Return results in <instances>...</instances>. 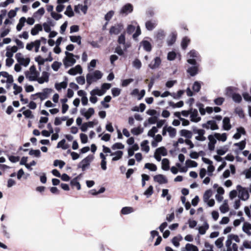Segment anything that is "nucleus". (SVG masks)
Masks as SVG:
<instances>
[{
    "instance_id": "nucleus-3",
    "label": "nucleus",
    "mask_w": 251,
    "mask_h": 251,
    "mask_svg": "<svg viewBox=\"0 0 251 251\" xmlns=\"http://www.w3.org/2000/svg\"><path fill=\"white\" fill-rule=\"evenodd\" d=\"M236 188L239 192L238 197L239 199L244 201H247L250 196L248 190L240 185H238Z\"/></svg>"
},
{
    "instance_id": "nucleus-20",
    "label": "nucleus",
    "mask_w": 251,
    "mask_h": 251,
    "mask_svg": "<svg viewBox=\"0 0 251 251\" xmlns=\"http://www.w3.org/2000/svg\"><path fill=\"white\" fill-rule=\"evenodd\" d=\"M165 37V34L162 29H159L157 31L155 36V38L157 41H159L162 42V40Z\"/></svg>"
},
{
    "instance_id": "nucleus-43",
    "label": "nucleus",
    "mask_w": 251,
    "mask_h": 251,
    "mask_svg": "<svg viewBox=\"0 0 251 251\" xmlns=\"http://www.w3.org/2000/svg\"><path fill=\"white\" fill-rule=\"evenodd\" d=\"M31 75H33L36 78H38L39 76V73L36 70V68L35 65H32L29 68Z\"/></svg>"
},
{
    "instance_id": "nucleus-36",
    "label": "nucleus",
    "mask_w": 251,
    "mask_h": 251,
    "mask_svg": "<svg viewBox=\"0 0 251 251\" xmlns=\"http://www.w3.org/2000/svg\"><path fill=\"white\" fill-rule=\"evenodd\" d=\"M144 168L149 169L151 171L154 172L157 170V166L153 163H147L145 164Z\"/></svg>"
},
{
    "instance_id": "nucleus-58",
    "label": "nucleus",
    "mask_w": 251,
    "mask_h": 251,
    "mask_svg": "<svg viewBox=\"0 0 251 251\" xmlns=\"http://www.w3.org/2000/svg\"><path fill=\"white\" fill-rule=\"evenodd\" d=\"M176 57V54L175 51H171L168 53L167 59L170 61L174 60Z\"/></svg>"
},
{
    "instance_id": "nucleus-22",
    "label": "nucleus",
    "mask_w": 251,
    "mask_h": 251,
    "mask_svg": "<svg viewBox=\"0 0 251 251\" xmlns=\"http://www.w3.org/2000/svg\"><path fill=\"white\" fill-rule=\"evenodd\" d=\"M242 230L248 235H251V232L250 231V230H251V224L248 222L244 223L242 227Z\"/></svg>"
},
{
    "instance_id": "nucleus-44",
    "label": "nucleus",
    "mask_w": 251,
    "mask_h": 251,
    "mask_svg": "<svg viewBox=\"0 0 251 251\" xmlns=\"http://www.w3.org/2000/svg\"><path fill=\"white\" fill-rule=\"evenodd\" d=\"M65 15L68 16L69 17H72L74 16V12L72 9L71 5H69L66 8V11L64 12Z\"/></svg>"
},
{
    "instance_id": "nucleus-39",
    "label": "nucleus",
    "mask_w": 251,
    "mask_h": 251,
    "mask_svg": "<svg viewBox=\"0 0 251 251\" xmlns=\"http://www.w3.org/2000/svg\"><path fill=\"white\" fill-rule=\"evenodd\" d=\"M185 165L188 168H195L197 167L198 163L195 161L192 160L191 159H187L185 162Z\"/></svg>"
},
{
    "instance_id": "nucleus-15",
    "label": "nucleus",
    "mask_w": 251,
    "mask_h": 251,
    "mask_svg": "<svg viewBox=\"0 0 251 251\" xmlns=\"http://www.w3.org/2000/svg\"><path fill=\"white\" fill-rule=\"evenodd\" d=\"M230 119L228 117H225L223 120V129L226 131L229 130L232 126L230 122Z\"/></svg>"
},
{
    "instance_id": "nucleus-57",
    "label": "nucleus",
    "mask_w": 251,
    "mask_h": 251,
    "mask_svg": "<svg viewBox=\"0 0 251 251\" xmlns=\"http://www.w3.org/2000/svg\"><path fill=\"white\" fill-rule=\"evenodd\" d=\"M220 210L222 213H225L228 211L229 207L226 203V201L225 202L220 206Z\"/></svg>"
},
{
    "instance_id": "nucleus-38",
    "label": "nucleus",
    "mask_w": 251,
    "mask_h": 251,
    "mask_svg": "<svg viewBox=\"0 0 251 251\" xmlns=\"http://www.w3.org/2000/svg\"><path fill=\"white\" fill-rule=\"evenodd\" d=\"M143 128L140 127H134L131 130V132L134 135H138L143 132Z\"/></svg>"
},
{
    "instance_id": "nucleus-9",
    "label": "nucleus",
    "mask_w": 251,
    "mask_h": 251,
    "mask_svg": "<svg viewBox=\"0 0 251 251\" xmlns=\"http://www.w3.org/2000/svg\"><path fill=\"white\" fill-rule=\"evenodd\" d=\"M52 91V89L51 88H44L42 92L37 93L35 95L38 96L41 100H43L48 98L49 94Z\"/></svg>"
},
{
    "instance_id": "nucleus-40",
    "label": "nucleus",
    "mask_w": 251,
    "mask_h": 251,
    "mask_svg": "<svg viewBox=\"0 0 251 251\" xmlns=\"http://www.w3.org/2000/svg\"><path fill=\"white\" fill-rule=\"evenodd\" d=\"M169 104L170 106H172L173 108H180L182 107L184 105V102L182 100H180L176 103H175L174 102L172 101H170L169 102Z\"/></svg>"
},
{
    "instance_id": "nucleus-41",
    "label": "nucleus",
    "mask_w": 251,
    "mask_h": 251,
    "mask_svg": "<svg viewBox=\"0 0 251 251\" xmlns=\"http://www.w3.org/2000/svg\"><path fill=\"white\" fill-rule=\"evenodd\" d=\"M201 89V84L200 81H196L193 83L192 86L193 90L195 92H199Z\"/></svg>"
},
{
    "instance_id": "nucleus-63",
    "label": "nucleus",
    "mask_w": 251,
    "mask_h": 251,
    "mask_svg": "<svg viewBox=\"0 0 251 251\" xmlns=\"http://www.w3.org/2000/svg\"><path fill=\"white\" fill-rule=\"evenodd\" d=\"M61 65L62 64L61 62L55 61L52 64L51 68L53 71H57Z\"/></svg>"
},
{
    "instance_id": "nucleus-2",
    "label": "nucleus",
    "mask_w": 251,
    "mask_h": 251,
    "mask_svg": "<svg viewBox=\"0 0 251 251\" xmlns=\"http://www.w3.org/2000/svg\"><path fill=\"white\" fill-rule=\"evenodd\" d=\"M94 159V156L93 154L88 155L78 163L77 168H81L82 171H85Z\"/></svg>"
},
{
    "instance_id": "nucleus-13",
    "label": "nucleus",
    "mask_w": 251,
    "mask_h": 251,
    "mask_svg": "<svg viewBox=\"0 0 251 251\" xmlns=\"http://www.w3.org/2000/svg\"><path fill=\"white\" fill-rule=\"evenodd\" d=\"M63 62L65 68H67L69 67L74 65L76 62V60L73 57L69 58L67 56H65L63 60Z\"/></svg>"
},
{
    "instance_id": "nucleus-53",
    "label": "nucleus",
    "mask_w": 251,
    "mask_h": 251,
    "mask_svg": "<svg viewBox=\"0 0 251 251\" xmlns=\"http://www.w3.org/2000/svg\"><path fill=\"white\" fill-rule=\"evenodd\" d=\"M35 61L38 63L39 66L43 65L45 62H47L45 58H43L40 55H38L35 58Z\"/></svg>"
},
{
    "instance_id": "nucleus-19",
    "label": "nucleus",
    "mask_w": 251,
    "mask_h": 251,
    "mask_svg": "<svg viewBox=\"0 0 251 251\" xmlns=\"http://www.w3.org/2000/svg\"><path fill=\"white\" fill-rule=\"evenodd\" d=\"M43 30V27L40 24H36L31 30V34L33 36L37 35L38 32Z\"/></svg>"
},
{
    "instance_id": "nucleus-8",
    "label": "nucleus",
    "mask_w": 251,
    "mask_h": 251,
    "mask_svg": "<svg viewBox=\"0 0 251 251\" xmlns=\"http://www.w3.org/2000/svg\"><path fill=\"white\" fill-rule=\"evenodd\" d=\"M209 141L208 143V148L210 151H213L215 149V144L217 143V139L214 134H210L207 137Z\"/></svg>"
},
{
    "instance_id": "nucleus-31",
    "label": "nucleus",
    "mask_w": 251,
    "mask_h": 251,
    "mask_svg": "<svg viewBox=\"0 0 251 251\" xmlns=\"http://www.w3.org/2000/svg\"><path fill=\"white\" fill-rule=\"evenodd\" d=\"M190 41V39L187 37H183L181 43V47L182 49L184 50H186Z\"/></svg>"
},
{
    "instance_id": "nucleus-16",
    "label": "nucleus",
    "mask_w": 251,
    "mask_h": 251,
    "mask_svg": "<svg viewBox=\"0 0 251 251\" xmlns=\"http://www.w3.org/2000/svg\"><path fill=\"white\" fill-rule=\"evenodd\" d=\"M236 130L237 132L235 133L233 136V138L236 140L239 139L241 136V135H244L246 134L245 128L242 126L237 128Z\"/></svg>"
},
{
    "instance_id": "nucleus-59",
    "label": "nucleus",
    "mask_w": 251,
    "mask_h": 251,
    "mask_svg": "<svg viewBox=\"0 0 251 251\" xmlns=\"http://www.w3.org/2000/svg\"><path fill=\"white\" fill-rule=\"evenodd\" d=\"M224 240V237H222L219 238L218 239H217L216 240L215 244L218 248L220 249L222 247H223V242Z\"/></svg>"
},
{
    "instance_id": "nucleus-26",
    "label": "nucleus",
    "mask_w": 251,
    "mask_h": 251,
    "mask_svg": "<svg viewBox=\"0 0 251 251\" xmlns=\"http://www.w3.org/2000/svg\"><path fill=\"white\" fill-rule=\"evenodd\" d=\"M180 135L187 139H190L192 136V132L187 129H182L180 131Z\"/></svg>"
},
{
    "instance_id": "nucleus-27",
    "label": "nucleus",
    "mask_w": 251,
    "mask_h": 251,
    "mask_svg": "<svg viewBox=\"0 0 251 251\" xmlns=\"http://www.w3.org/2000/svg\"><path fill=\"white\" fill-rule=\"evenodd\" d=\"M149 141L147 140H144L141 143V150L142 151L148 153L150 151V147L148 145Z\"/></svg>"
},
{
    "instance_id": "nucleus-34",
    "label": "nucleus",
    "mask_w": 251,
    "mask_h": 251,
    "mask_svg": "<svg viewBox=\"0 0 251 251\" xmlns=\"http://www.w3.org/2000/svg\"><path fill=\"white\" fill-rule=\"evenodd\" d=\"M70 39L71 42L73 43H76L78 45L81 44V37L80 36H70Z\"/></svg>"
},
{
    "instance_id": "nucleus-12",
    "label": "nucleus",
    "mask_w": 251,
    "mask_h": 251,
    "mask_svg": "<svg viewBox=\"0 0 251 251\" xmlns=\"http://www.w3.org/2000/svg\"><path fill=\"white\" fill-rule=\"evenodd\" d=\"M161 63V60L160 57L156 56L154 58L153 61H152L149 65V67L152 70L156 69L158 68Z\"/></svg>"
},
{
    "instance_id": "nucleus-62",
    "label": "nucleus",
    "mask_w": 251,
    "mask_h": 251,
    "mask_svg": "<svg viewBox=\"0 0 251 251\" xmlns=\"http://www.w3.org/2000/svg\"><path fill=\"white\" fill-rule=\"evenodd\" d=\"M118 43L120 45H125L126 43V37L124 33L121 34L117 40Z\"/></svg>"
},
{
    "instance_id": "nucleus-64",
    "label": "nucleus",
    "mask_w": 251,
    "mask_h": 251,
    "mask_svg": "<svg viewBox=\"0 0 251 251\" xmlns=\"http://www.w3.org/2000/svg\"><path fill=\"white\" fill-rule=\"evenodd\" d=\"M96 80L100 79L102 76V73L99 70L95 71L93 73Z\"/></svg>"
},
{
    "instance_id": "nucleus-46",
    "label": "nucleus",
    "mask_w": 251,
    "mask_h": 251,
    "mask_svg": "<svg viewBox=\"0 0 251 251\" xmlns=\"http://www.w3.org/2000/svg\"><path fill=\"white\" fill-rule=\"evenodd\" d=\"M65 165V162L61 160L56 159L53 161V166L55 167L59 166L60 169H62Z\"/></svg>"
},
{
    "instance_id": "nucleus-5",
    "label": "nucleus",
    "mask_w": 251,
    "mask_h": 251,
    "mask_svg": "<svg viewBox=\"0 0 251 251\" xmlns=\"http://www.w3.org/2000/svg\"><path fill=\"white\" fill-rule=\"evenodd\" d=\"M202 127L206 129H210L212 130H217L219 129V126L217 124L215 120H209L206 123L202 124Z\"/></svg>"
},
{
    "instance_id": "nucleus-7",
    "label": "nucleus",
    "mask_w": 251,
    "mask_h": 251,
    "mask_svg": "<svg viewBox=\"0 0 251 251\" xmlns=\"http://www.w3.org/2000/svg\"><path fill=\"white\" fill-rule=\"evenodd\" d=\"M133 10V5L129 3H126L121 8L120 10V14L125 15V16L131 13Z\"/></svg>"
},
{
    "instance_id": "nucleus-10",
    "label": "nucleus",
    "mask_w": 251,
    "mask_h": 251,
    "mask_svg": "<svg viewBox=\"0 0 251 251\" xmlns=\"http://www.w3.org/2000/svg\"><path fill=\"white\" fill-rule=\"evenodd\" d=\"M190 112H191L190 114V119L191 122L198 123L201 120V118L200 117H198V112L196 109H193L192 108H191L190 109Z\"/></svg>"
},
{
    "instance_id": "nucleus-6",
    "label": "nucleus",
    "mask_w": 251,
    "mask_h": 251,
    "mask_svg": "<svg viewBox=\"0 0 251 251\" xmlns=\"http://www.w3.org/2000/svg\"><path fill=\"white\" fill-rule=\"evenodd\" d=\"M123 27V25L122 23H119L114 26H112L109 29V33L111 35H118L122 31Z\"/></svg>"
},
{
    "instance_id": "nucleus-50",
    "label": "nucleus",
    "mask_w": 251,
    "mask_h": 251,
    "mask_svg": "<svg viewBox=\"0 0 251 251\" xmlns=\"http://www.w3.org/2000/svg\"><path fill=\"white\" fill-rule=\"evenodd\" d=\"M246 140H244L239 143H234V146L239 147V150L240 151L243 150L246 147Z\"/></svg>"
},
{
    "instance_id": "nucleus-24",
    "label": "nucleus",
    "mask_w": 251,
    "mask_h": 251,
    "mask_svg": "<svg viewBox=\"0 0 251 251\" xmlns=\"http://www.w3.org/2000/svg\"><path fill=\"white\" fill-rule=\"evenodd\" d=\"M161 168L164 171H168L170 169V161L167 158H163L162 160Z\"/></svg>"
},
{
    "instance_id": "nucleus-42",
    "label": "nucleus",
    "mask_w": 251,
    "mask_h": 251,
    "mask_svg": "<svg viewBox=\"0 0 251 251\" xmlns=\"http://www.w3.org/2000/svg\"><path fill=\"white\" fill-rule=\"evenodd\" d=\"M28 154L30 155L34 156L35 157L38 158V157H40L41 153L40 151L38 149H37V150L31 149V150H30V151L28 152Z\"/></svg>"
},
{
    "instance_id": "nucleus-35",
    "label": "nucleus",
    "mask_w": 251,
    "mask_h": 251,
    "mask_svg": "<svg viewBox=\"0 0 251 251\" xmlns=\"http://www.w3.org/2000/svg\"><path fill=\"white\" fill-rule=\"evenodd\" d=\"M228 150V147L226 146H225L221 148L217 149L216 151L217 153L219 156L224 155Z\"/></svg>"
},
{
    "instance_id": "nucleus-17",
    "label": "nucleus",
    "mask_w": 251,
    "mask_h": 251,
    "mask_svg": "<svg viewBox=\"0 0 251 251\" xmlns=\"http://www.w3.org/2000/svg\"><path fill=\"white\" fill-rule=\"evenodd\" d=\"M143 47L144 50L148 52H150L151 50L152 46L149 41L147 40H143L140 43Z\"/></svg>"
},
{
    "instance_id": "nucleus-60",
    "label": "nucleus",
    "mask_w": 251,
    "mask_h": 251,
    "mask_svg": "<svg viewBox=\"0 0 251 251\" xmlns=\"http://www.w3.org/2000/svg\"><path fill=\"white\" fill-rule=\"evenodd\" d=\"M19 9V8L16 7L15 9L10 10L8 13V17L9 19H12L16 16L17 11Z\"/></svg>"
},
{
    "instance_id": "nucleus-56",
    "label": "nucleus",
    "mask_w": 251,
    "mask_h": 251,
    "mask_svg": "<svg viewBox=\"0 0 251 251\" xmlns=\"http://www.w3.org/2000/svg\"><path fill=\"white\" fill-rule=\"evenodd\" d=\"M121 93V89L118 88H113L111 89V93L113 97L119 96Z\"/></svg>"
},
{
    "instance_id": "nucleus-54",
    "label": "nucleus",
    "mask_w": 251,
    "mask_h": 251,
    "mask_svg": "<svg viewBox=\"0 0 251 251\" xmlns=\"http://www.w3.org/2000/svg\"><path fill=\"white\" fill-rule=\"evenodd\" d=\"M153 192V187L152 185H150L148 189L144 192V194L147 198L150 197Z\"/></svg>"
},
{
    "instance_id": "nucleus-29",
    "label": "nucleus",
    "mask_w": 251,
    "mask_h": 251,
    "mask_svg": "<svg viewBox=\"0 0 251 251\" xmlns=\"http://www.w3.org/2000/svg\"><path fill=\"white\" fill-rule=\"evenodd\" d=\"M209 228V225L207 222H204L203 225L201 226L199 228V233L201 235H203L205 233L206 231Z\"/></svg>"
},
{
    "instance_id": "nucleus-32",
    "label": "nucleus",
    "mask_w": 251,
    "mask_h": 251,
    "mask_svg": "<svg viewBox=\"0 0 251 251\" xmlns=\"http://www.w3.org/2000/svg\"><path fill=\"white\" fill-rule=\"evenodd\" d=\"M155 152L160 155L165 156L167 155V151L164 147H161L156 149Z\"/></svg>"
},
{
    "instance_id": "nucleus-23",
    "label": "nucleus",
    "mask_w": 251,
    "mask_h": 251,
    "mask_svg": "<svg viewBox=\"0 0 251 251\" xmlns=\"http://www.w3.org/2000/svg\"><path fill=\"white\" fill-rule=\"evenodd\" d=\"M237 88L232 86H228L226 89V95L229 97H232L236 93L234 92Z\"/></svg>"
},
{
    "instance_id": "nucleus-61",
    "label": "nucleus",
    "mask_w": 251,
    "mask_h": 251,
    "mask_svg": "<svg viewBox=\"0 0 251 251\" xmlns=\"http://www.w3.org/2000/svg\"><path fill=\"white\" fill-rule=\"evenodd\" d=\"M95 91V90H93L90 92L91 96L90 97V101L93 103H95L98 101V98L95 96L96 95L94 93Z\"/></svg>"
},
{
    "instance_id": "nucleus-28",
    "label": "nucleus",
    "mask_w": 251,
    "mask_h": 251,
    "mask_svg": "<svg viewBox=\"0 0 251 251\" xmlns=\"http://www.w3.org/2000/svg\"><path fill=\"white\" fill-rule=\"evenodd\" d=\"M26 22V18L25 17H21L19 23L16 26L17 30L20 31L22 30L23 27L25 25V23Z\"/></svg>"
},
{
    "instance_id": "nucleus-49",
    "label": "nucleus",
    "mask_w": 251,
    "mask_h": 251,
    "mask_svg": "<svg viewBox=\"0 0 251 251\" xmlns=\"http://www.w3.org/2000/svg\"><path fill=\"white\" fill-rule=\"evenodd\" d=\"M158 132V129L156 126H152V128L148 131V136L154 138L155 134Z\"/></svg>"
},
{
    "instance_id": "nucleus-30",
    "label": "nucleus",
    "mask_w": 251,
    "mask_h": 251,
    "mask_svg": "<svg viewBox=\"0 0 251 251\" xmlns=\"http://www.w3.org/2000/svg\"><path fill=\"white\" fill-rule=\"evenodd\" d=\"M146 29L149 31L152 30L156 26V24L151 21H148L145 23Z\"/></svg>"
},
{
    "instance_id": "nucleus-51",
    "label": "nucleus",
    "mask_w": 251,
    "mask_h": 251,
    "mask_svg": "<svg viewBox=\"0 0 251 251\" xmlns=\"http://www.w3.org/2000/svg\"><path fill=\"white\" fill-rule=\"evenodd\" d=\"M133 212V208L131 207H124L122 208L121 212L122 214L126 215Z\"/></svg>"
},
{
    "instance_id": "nucleus-18",
    "label": "nucleus",
    "mask_w": 251,
    "mask_h": 251,
    "mask_svg": "<svg viewBox=\"0 0 251 251\" xmlns=\"http://www.w3.org/2000/svg\"><path fill=\"white\" fill-rule=\"evenodd\" d=\"M81 174L74 178L70 182V184L73 186H76L78 190H79L81 189V185L78 181V179L79 178Z\"/></svg>"
},
{
    "instance_id": "nucleus-37",
    "label": "nucleus",
    "mask_w": 251,
    "mask_h": 251,
    "mask_svg": "<svg viewBox=\"0 0 251 251\" xmlns=\"http://www.w3.org/2000/svg\"><path fill=\"white\" fill-rule=\"evenodd\" d=\"M86 77L87 83L88 85H91L93 81H96L93 74H87Z\"/></svg>"
},
{
    "instance_id": "nucleus-25",
    "label": "nucleus",
    "mask_w": 251,
    "mask_h": 251,
    "mask_svg": "<svg viewBox=\"0 0 251 251\" xmlns=\"http://www.w3.org/2000/svg\"><path fill=\"white\" fill-rule=\"evenodd\" d=\"M215 136L216 137L217 140L221 141L222 142H225L227 139V134L226 133H223L220 134L219 133H214Z\"/></svg>"
},
{
    "instance_id": "nucleus-47",
    "label": "nucleus",
    "mask_w": 251,
    "mask_h": 251,
    "mask_svg": "<svg viewBox=\"0 0 251 251\" xmlns=\"http://www.w3.org/2000/svg\"><path fill=\"white\" fill-rule=\"evenodd\" d=\"M167 131L170 137L173 138L176 136V128L170 126L168 127Z\"/></svg>"
},
{
    "instance_id": "nucleus-33",
    "label": "nucleus",
    "mask_w": 251,
    "mask_h": 251,
    "mask_svg": "<svg viewBox=\"0 0 251 251\" xmlns=\"http://www.w3.org/2000/svg\"><path fill=\"white\" fill-rule=\"evenodd\" d=\"M176 39V34L174 32L172 33L170 38L167 40L168 45L169 46L173 45L175 43Z\"/></svg>"
},
{
    "instance_id": "nucleus-52",
    "label": "nucleus",
    "mask_w": 251,
    "mask_h": 251,
    "mask_svg": "<svg viewBox=\"0 0 251 251\" xmlns=\"http://www.w3.org/2000/svg\"><path fill=\"white\" fill-rule=\"evenodd\" d=\"M196 106L199 109L201 115H204L205 114L206 109L204 108V105L201 102H197Z\"/></svg>"
},
{
    "instance_id": "nucleus-11",
    "label": "nucleus",
    "mask_w": 251,
    "mask_h": 251,
    "mask_svg": "<svg viewBox=\"0 0 251 251\" xmlns=\"http://www.w3.org/2000/svg\"><path fill=\"white\" fill-rule=\"evenodd\" d=\"M50 74L46 71H43L42 73V76L41 77L37 78L36 81L39 84H43L45 82H48L49 80Z\"/></svg>"
},
{
    "instance_id": "nucleus-1",
    "label": "nucleus",
    "mask_w": 251,
    "mask_h": 251,
    "mask_svg": "<svg viewBox=\"0 0 251 251\" xmlns=\"http://www.w3.org/2000/svg\"><path fill=\"white\" fill-rule=\"evenodd\" d=\"M187 56L189 58L187 62L192 66L187 69V73L191 76H194L199 73V63L201 61V56L198 51L194 49L188 52Z\"/></svg>"
},
{
    "instance_id": "nucleus-45",
    "label": "nucleus",
    "mask_w": 251,
    "mask_h": 251,
    "mask_svg": "<svg viewBox=\"0 0 251 251\" xmlns=\"http://www.w3.org/2000/svg\"><path fill=\"white\" fill-rule=\"evenodd\" d=\"M132 66L136 69L139 70L142 67V63L139 59L136 58L132 62Z\"/></svg>"
},
{
    "instance_id": "nucleus-21",
    "label": "nucleus",
    "mask_w": 251,
    "mask_h": 251,
    "mask_svg": "<svg viewBox=\"0 0 251 251\" xmlns=\"http://www.w3.org/2000/svg\"><path fill=\"white\" fill-rule=\"evenodd\" d=\"M110 155L112 156L114 155H116L112 159L113 161H116L120 159L122 157L123 155V151H117L114 152H112Z\"/></svg>"
},
{
    "instance_id": "nucleus-4",
    "label": "nucleus",
    "mask_w": 251,
    "mask_h": 251,
    "mask_svg": "<svg viewBox=\"0 0 251 251\" xmlns=\"http://www.w3.org/2000/svg\"><path fill=\"white\" fill-rule=\"evenodd\" d=\"M15 58L18 63L25 67H26L30 63V59L29 57L25 58L21 53L18 52L16 54Z\"/></svg>"
},
{
    "instance_id": "nucleus-55",
    "label": "nucleus",
    "mask_w": 251,
    "mask_h": 251,
    "mask_svg": "<svg viewBox=\"0 0 251 251\" xmlns=\"http://www.w3.org/2000/svg\"><path fill=\"white\" fill-rule=\"evenodd\" d=\"M233 100L236 103H240L242 101V98L240 94L238 93H235L231 97Z\"/></svg>"
},
{
    "instance_id": "nucleus-48",
    "label": "nucleus",
    "mask_w": 251,
    "mask_h": 251,
    "mask_svg": "<svg viewBox=\"0 0 251 251\" xmlns=\"http://www.w3.org/2000/svg\"><path fill=\"white\" fill-rule=\"evenodd\" d=\"M212 194V191L211 189H208L204 192L203 195V200L204 202H206L209 199Z\"/></svg>"
},
{
    "instance_id": "nucleus-14",
    "label": "nucleus",
    "mask_w": 251,
    "mask_h": 251,
    "mask_svg": "<svg viewBox=\"0 0 251 251\" xmlns=\"http://www.w3.org/2000/svg\"><path fill=\"white\" fill-rule=\"evenodd\" d=\"M154 181L159 183V184H165L168 182L167 178L163 175H157L153 177Z\"/></svg>"
}]
</instances>
